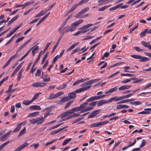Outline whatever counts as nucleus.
Returning a JSON list of instances; mask_svg holds the SVG:
<instances>
[{"label": "nucleus", "instance_id": "1", "mask_svg": "<svg viewBox=\"0 0 151 151\" xmlns=\"http://www.w3.org/2000/svg\"><path fill=\"white\" fill-rule=\"evenodd\" d=\"M79 111H81V109H80V107H76L68 110L62 114L61 115V117H65L69 115L73 114L74 112H77Z\"/></svg>", "mask_w": 151, "mask_h": 151}, {"label": "nucleus", "instance_id": "2", "mask_svg": "<svg viewBox=\"0 0 151 151\" xmlns=\"http://www.w3.org/2000/svg\"><path fill=\"white\" fill-rule=\"evenodd\" d=\"M89 85H90L88 81L81 84L80 86L81 87H84L76 90L75 91V92L76 93H79L87 90L91 87V85L90 86H87Z\"/></svg>", "mask_w": 151, "mask_h": 151}, {"label": "nucleus", "instance_id": "3", "mask_svg": "<svg viewBox=\"0 0 151 151\" xmlns=\"http://www.w3.org/2000/svg\"><path fill=\"white\" fill-rule=\"evenodd\" d=\"M88 105L87 102H85L81 104L80 106V108L81 109L80 113H83L87 111H90L93 109L91 107H88L86 108V107Z\"/></svg>", "mask_w": 151, "mask_h": 151}, {"label": "nucleus", "instance_id": "4", "mask_svg": "<svg viewBox=\"0 0 151 151\" xmlns=\"http://www.w3.org/2000/svg\"><path fill=\"white\" fill-rule=\"evenodd\" d=\"M83 21V20L81 19L77 21L74 23H73L70 26V31L71 32L73 31L76 29L77 27L80 24L82 23Z\"/></svg>", "mask_w": 151, "mask_h": 151}, {"label": "nucleus", "instance_id": "5", "mask_svg": "<svg viewBox=\"0 0 151 151\" xmlns=\"http://www.w3.org/2000/svg\"><path fill=\"white\" fill-rule=\"evenodd\" d=\"M131 56L135 59H139V61L146 62L148 61L149 59V58L145 57H142L140 55H132Z\"/></svg>", "mask_w": 151, "mask_h": 151}, {"label": "nucleus", "instance_id": "6", "mask_svg": "<svg viewBox=\"0 0 151 151\" xmlns=\"http://www.w3.org/2000/svg\"><path fill=\"white\" fill-rule=\"evenodd\" d=\"M47 84L41 82H35L33 83L31 85L33 87L37 88L39 87H42L45 86Z\"/></svg>", "mask_w": 151, "mask_h": 151}, {"label": "nucleus", "instance_id": "7", "mask_svg": "<svg viewBox=\"0 0 151 151\" xmlns=\"http://www.w3.org/2000/svg\"><path fill=\"white\" fill-rule=\"evenodd\" d=\"M93 24H89L83 26V27L80 28V29L82 33H84L87 32L89 30V29H87V28L91 26Z\"/></svg>", "mask_w": 151, "mask_h": 151}, {"label": "nucleus", "instance_id": "8", "mask_svg": "<svg viewBox=\"0 0 151 151\" xmlns=\"http://www.w3.org/2000/svg\"><path fill=\"white\" fill-rule=\"evenodd\" d=\"M122 100V99L121 96H116L109 99L108 101L109 103L113 101L116 102Z\"/></svg>", "mask_w": 151, "mask_h": 151}, {"label": "nucleus", "instance_id": "9", "mask_svg": "<svg viewBox=\"0 0 151 151\" xmlns=\"http://www.w3.org/2000/svg\"><path fill=\"white\" fill-rule=\"evenodd\" d=\"M34 3V1H33L32 2H26L22 4L17 5H16V8H18L20 7H22V9H23L27 6L32 4Z\"/></svg>", "mask_w": 151, "mask_h": 151}, {"label": "nucleus", "instance_id": "10", "mask_svg": "<svg viewBox=\"0 0 151 151\" xmlns=\"http://www.w3.org/2000/svg\"><path fill=\"white\" fill-rule=\"evenodd\" d=\"M89 10V8L88 7H86L81 11L79 12L75 16V17L76 18H78L80 15L86 12L87 11Z\"/></svg>", "mask_w": 151, "mask_h": 151}, {"label": "nucleus", "instance_id": "11", "mask_svg": "<svg viewBox=\"0 0 151 151\" xmlns=\"http://www.w3.org/2000/svg\"><path fill=\"white\" fill-rule=\"evenodd\" d=\"M36 124H40L42 123L45 120V118L42 116H41L36 119Z\"/></svg>", "mask_w": 151, "mask_h": 151}, {"label": "nucleus", "instance_id": "12", "mask_svg": "<svg viewBox=\"0 0 151 151\" xmlns=\"http://www.w3.org/2000/svg\"><path fill=\"white\" fill-rule=\"evenodd\" d=\"M131 87L130 85H125L122 86L118 88L119 91H122L129 89Z\"/></svg>", "mask_w": 151, "mask_h": 151}, {"label": "nucleus", "instance_id": "13", "mask_svg": "<svg viewBox=\"0 0 151 151\" xmlns=\"http://www.w3.org/2000/svg\"><path fill=\"white\" fill-rule=\"evenodd\" d=\"M109 103L108 100H106L105 99H102L98 102L97 105L98 106H100L104 104Z\"/></svg>", "mask_w": 151, "mask_h": 151}, {"label": "nucleus", "instance_id": "14", "mask_svg": "<svg viewBox=\"0 0 151 151\" xmlns=\"http://www.w3.org/2000/svg\"><path fill=\"white\" fill-rule=\"evenodd\" d=\"M81 113H80V112L79 113H76L75 114L73 113V114H71L69 115L66 116V118L65 119H68L72 118L78 117L80 115V114Z\"/></svg>", "mask_w": 151, "mask_h": 151}, {"label": "nucleus", "instance_id": "15", "mask_svg": "<svg viewBox=\"0 0 151 151\" xmlns=\"http://www.w3.org/2000/svg\"><path fill=\"white\" fill-rule=\"evenodd\" d=\"M99 110H97L94 111L91 113L88 116L89 118H91L95 116L96 115L99 114Z\"/></svg>", "mask_w": 151, "mask_h": 151}, {"label": "nucleus", "instance_id": "16", "mask_svg": "<svg viewBox=\"0 0 151 151\" xmlns=\"http://www.w3.org/2000/svg\"><path fill=\"white\" fill-rule=\"evenodd\" d=\"M67 127H63V128H61L57 130H54L53 131H52L51 132L50 134L51 135H53L55 134H56V133H57L59 132H60L61 131H62V130L64 129H65Z\"/></svg>", "mask_w": 151, "mask_h": 151}, {"label": "nucleus", "instance_id": "17", "mask_svg": "<svg viewBox=\"0 0 151 151\" xmlns=\"http://www.w3.org/2000/svg\"><path fill=\"white\" fill-rule=\"evenodd\" d=\"M42 78L44 81L48 82L50 81V77L46 74L42 76Z\"/></svg>", "mask_w": 151, "mask_h": 151}, {"label": "nucleus", "instance_id": "18", "mask_svg": "<svg viewBox=\"0 0 151 151\" xmlns=\"http://www.w3.org/2000/svg\"><path fill=\"white\" fill-rule=\"evenodd\" d=\"M129 108V106L126 105L119 104L116 107V109H127Z\"/></svg>", "mask_w": 151, "mask_h": 151}, {"label": "nucleus", "instance_id": "19", "mask_svg": "<svg viewBox=\"0 0 151 151\" xmlns=\"http://www.w3.org/2000/svg\"><path fill=\"white\" fill-rule=\"evenodd\" d=\"M134 99H124V100H123L122 101H121L119 102H117L116 104H118L130 102L131 101H134Z\"/></svg>", "mask_w": 151, "mask_h": 151}, {"label": "nucleus", "instance_id": "20", "mask_svg": "<svg viewBox=\"0 0 151 151\" xmlns=\"http://www.w3.org/2000/svg\"><path fill=\"white\" fill-rule=\"evenodd\" d=\"M31 48L32 50V55L34 56L35 53H37L39 49V46H37L35 47H32Z\"/></svg>", "mask_w": 151, "mask_h": 151}, {"label": "nucleus", "instance_id": "21", "mask_svg": "<svg viewBox=\"0 0 151 151\" xmlns=\"http://www.w3.org/2000/svg\"><path fill=\"white\" fill-rule=\"evenodd\" d=\"M76 96V95L75 93L74 92H72L68 94V97L70 99L74 98Z\"/></svg>", "mask_w": 151, "mask_h": 151}, {"label": "nucleus", "instance_id": "22", "mask_svg": "<svg viewBox=\"0 0 151 151\" xmlns=\"http://www.w3.org/2000/svg\"><path fill=\"white\" fill-rule=\"evenodd\" d=\"M19 15H17L15 17L12 18L11 20H10L8 22L7 24V25L8 26H9L13 22L17 20L18 18Z\"/></svg>", "mask_w": 151, "mask_h": 151}, {"label": "nucleus", "instance_id": "23", "mask_svg": "<svg viewBox=\"0 0 151 151\" xmlns=\"http://www.w3.org/2000/svg\"><path fill=\"white\" fill-rule=\"evenodd\" d=\"M101 126L100 122L91 124L89 126L91 127H96Z\"/></svg>", "mask_w": 151, "mask_h": 151}, {"label": "nucleus", "instance_id": "24", "mask_svg": "<svg viewBox=\"0 0 151 151\" xmlns=\"http://www.w3.org/2000/svg\"><path fill=\"white\" fill-rule=\"evenodd\" d=\"M40 113L39 112H35L33 113H30L27 116L28 117H35L39 114Z\"/></svg>", "mask_w": 151, "mask_h": 151}, {"label": "nucleus", "instance_id": "25", "mask_svg": "<svg viewBox=\"0 0 151 151\" xmlns=\"http://www.w3.org/2000/svg\"><path fill=\"white\" fill-rule=\"evenodd\" d=\"M61 38H62V37H60L58 39V40L56 44L54 45V46L52 50V53L55 51V49L57 47V46L58 45L59 43V42H60V41Z\"/></svg>", "mask_w": 151, "mask_h": 151}, {"label": "nucleus", "instance_id": "26", "mask_svg": "<svg viewBox=\"0 0 151 151\" xmlns=\"http://www.w3.org/2000/svg\"><path fill=\"white\" fill-rule=\"evenodd\" d=\"M30 109H35L36 110H39L41 109L40 107L39 106L33 105L30 106Z\"/></svg>", "mask_w": 151, "mask_h": 151}, {"label": "nucleus", "instance_id": "27", "mask_svg": "<svg viewBox=\"0 0 151 151\" xmlns=\"http://www.w3.org/2000/svg\"><path fill=\"white\" fill-rule=\"evenodd\" d=\"M79 42H77L73 44L71 46H70L68 49H67L66 51L68 52L70 50L73 49L77 45L79 44Z\"/></svg>", "mask_w": 151, "mask_h": 151}, {"label": "nucleus", "instance_id": "28", "mask_svg": "<svg viewBox=\"0 0 151 151\" xmlns=\"http://www.w3.org/2000/svg\"><path fill=\"white\" fill-rule=\"evenodd\" d=\"M33 102L31 99L30 101L25 100L23 101V104L25 105H28Z\"/></svg>", "mask_w": 151, "mask_h": 151}, {"label": "nucleus", "instance_id": "29", "mask_svg": "<svg viewBox=\"0 0 151 151\" xmlns=\"http://www.w3.org/2000/svg\"><path fill=\"white\" fill-rule=\"evenodd\" d=\"M100 80V79H94L88 81L89 85H91V84L93 83L96 82Z\"/></svg>", "mask_w": 151, "mask_h": 151}, {"label": "nucleus", "instance_id": "30", "mask_svg": "<svg viewBox=\"0 0 151 151\" xmlns=\"http://www.w3.org/2000/svg\"><path fill=\"white\" fill-rule=\"evenodd\" d=\"M148 30V29H145L142 32H141L140 34V36L141 37H143L145 35L146 33L147 32Z\"/></svg>", "mask_w": 151, "mask_h": 151}, {"label": "nucleus", "instance_id": "31", "mask_svg": "<svg viewBox=\"0 0 151 151\" xmlns=\"http://www.w3.org/2000/svg\"><path fill=\"white\" fill-rule=\"evenodd\" d=\"M21 127H22L21 126V124H19L17 127L13 131V132H15L19 131L20 130Z\"/></svg>", "mask_w": 151, "mask_h": 151}, {"label": "nucleus", "instance_id": "32", "mask_svg": "<svg viewBox=\"0 0 151 151\" xmlns=\"http://www.w3.org/2000/svg\"><path fill=\"white\" fill-rule=\"evenodd\" d=\"M57 98L56 94L53 93H50L49 96L47 98L48 99L50 100Z\"/></svg>", "mask_w": 151, "mask_h": 151}, {"label": "nucleus", "instance_id": "33", "mask_svg": "<svg viewBox=\"0 0 151 151\" xmlns=\"http://www.w3.org/2000/svg\"><path fill=\"white\" fill-rule=\"evenodd\" d=\"M26 129L24 127L22 130L20 131V132L18 135V137H19L24 134L26 132Z\"/></svg>", "mask_w": 151, "mask_h": 151}, {"label": "nucleus", "instance_id": "34", "mask_svg": "<svg viewBox=\"0 0 151 151\" xmlns=\"http://www.w3.org/2000/svg\"><path fill=\"white\" fill-rule=\"evenodd\" d=\"M41 94V93L39 92L35 94L33 97V98L32 99V101H34L35 100L38 98L39 96V95Z\"/></svg>", "mask_w": 151, "mask_h": 151}, {"label": "nucleus", "instance_id": "35", "mask_svg": "<svg viewBox=\"0 0 151 151\" xmlns=\"http://www.w3.org/2000/svg\"><path fill=\"white\" fill-rule=\"evenodd\" d=\"M106 1V0H99L98 2L99 3L98 5L100 6H101L103 5H104L106 4L105 1Z\"/></svg>", "mask_w": 151, "mask_h": 151}, {"label": "nucleus", "instance_id": "36", "mask_svg": "<svg viewBox=\"0 0 151 151\" xmlns=\"http://www.w3.org/2000/svg\"><path fill=\"white\" fill-rule=\"evenodd\" d=\"M136 78H131L130 79H127L126 80L122 81V83H127L129 82L131 80H132L133 79L135 80L136 79Z\"/></svg>", "mask_w": 151, "mask_h": 151}, {"label": "nucleus", "instance_id": "37", "mask_svg": "<svg viewBox=\"0 0 151 151\" xmlns=\"http://www.w3.org/2000/svg\"><path fill=\"white\" fill-rule=\"evenodd\" d=\"M71 138H69L65 140L63 143L62 145L63 146L66 145L68 142L71 140Z\"/></svg>", "mask_w": 151, "mask_h": 151}, {"label": "nucleus", "instance_id": "38", "mask_svg": "<svg viewBox=\"0 0 151 151\" xmlns=\"http://www.w3.org/2000/svg\"><path fill=\"white\" fill-rule=\"evenodd\" d=\"M133 94V93H130L129 94L127 95H125V96H121L122 100H123V99L126 98H128L130 96H131Z\"/></svg>", "mask_w": 151, "mask_h": 151}, {"label": "nucleus", "instance_id": "39", "mask_svg": "<svg viewBox=\"0 0 151 151\" xmlns=\"http://www.w3.org/2000/svg\"><path fill=\"white\" fill-rule=\"evenodd\" d=\"M18 53L16 52V53L12 56L9 59L11 61L12 60H14L18 57Z\"/></svg>", "mask_w": 151, "mask_h": 151}, {"label": "nucleus", "instance_id": "40", "mask_svg": "<svg viewBox=\"0 0 151 151\" xmlns=\"http://www.w3.org/2000/svg\"><path fill=\"white\" fill-rule=\"evenodd\" d=\"M142 44L145 47L147 48L149 45H150L149 42H147L145 41H142L141 42Z\"/></svg>", "mask_w": 151, "mask_h": 151}, {"label": "nucleus", "instance_id": "41", "mask_svg": "<svg viewBox=\"0 0 151 151\" xmlns=\"http://www.w3.org/2000/svg\"><path fill=\"white\" fill-rule=\"evenodd\" d=\"M77 6L78 5H77V4H75L72 7L71 9L68 12L70 13L72 12L77 7Z\"/></svg>", "mask_w": 151, "mask_h": 151}, {"label": "nucleus", "instance_id": "42", "mask_svg": "<svg viewBox=\"0 0 151 151\" xmlns=\"http://www.w3.org/2000/svg\"><path fill=\"white\" fill-rule=\"evenodd\" d=\"M64 30V32H67L69 31L71 32L70 31V26H66L63 29Z\"/></svg>", "mask_w": 151, "mask_h": 151}, {"label": "nucleus", "instance_id": "43", "mask_svg": "<svg viewBox=\"0 0 151 151\" xmlns=\"http://www.w3.org/2000/svg\"><path fill=\"white\" fill-rule=\"evenodd\" d=\"M69 100V98L68 97L66 96L60 100V101L61 102H65Z\"/></svg>", "mask_w": 151, "mask_h": 151}, {"label": "nucleus", "instance_id": "44", "mask_svg": "<svg viewBox=\"0 0 151 151\" xmlns=\"http://www.w3.org/2000/svg\"><path fill=\"white\" fill-rule=\"evenodd\" d=\"M73 100L70 101L69 102H68L67 104H66V105L65 106L64 108L65 109H66L67 108H68L69 106L71 105V104L73 103Z\"/></svg>", "mask_w": 151, "mask_h": 151}, {"label": "nucleus", "instance_id": "45", "mask_svg": "<svg viewBox=\"0 0 151 151\" xmlns=\"http://www.w3.org/2000/svg\"><path fill=\"white\" fill-rule=\"evenodd\" d=\"M97 102V101L92 102L89 104V105L91 106V107L93 108V107L95 106L96 105Z\"/></svg>", "mask_w": 151, "mask_h": 151}, {"label": "nucleus", "instance_id": "46", "mask_svg": "<svg viewBox=\"0 0 151 151\" xmlns=\"http://www.w3.org/2000/svg\"><path fill=\"white\" fill-rule=\"evenodd\" d=\"M131 104L133 105H138L141 104L142 103L140 101H137L131 102Z\"/></svg>", "mask_w": 151, "mask_h": 151}, {"label": "nucleus", "instance_id": "47", "mask_svg": "<svg viewBox=\"0 0 151 151\" xmlns=\"http://www.w3.org/2000/svg\"><path fill=\"white\" fill-rule=\"evenodd\" d=\"M31 124H36V119L31 118L29 120Z\"/></svg>", "mask_w": 151, "mask_h": 151}, {"label": "nucleus", "instance_id": "48", "mask_svg": "<svg viewBox=\"0 0 151 151\" xmlns=\"http://www.w3.org/2000/svg\"><path fill=\"white\" fill-rule=\"evenodd\" d=\"M41 70L39 69H38L37 70L36 73L35 74V76L36 77L39 76L41 74Z\"/></svg>", "mask_w": 151, "mask_h": 151}, {"label": "nucleus", "instance_id": "49", "mask_svg": "<svg viewBox=\"0 0 151 151\" xmlns=\"http://www.w3.org/2000/svg\"><path fill=\"white\" fill-rule=\"evenodd\" d=\"M16 35L15 34L12 36L11 38L9 40V41L6 43L5 44V45H7L8 44L11 43L13 40L14 39Z\"/></svg>", "mask_w": 151, "mask_h": 151}, {"label": "nucleus", "instance_id": "50", "mask_svg": "<svg viewBox=\"0 0 151 151\" xmlns=\"http://www.w3.org/2000/svg\"><path fill=\"white\" fill-rule=\"evenodd\" d=\"M67 86V85L66 84H64L62 85H60L58 87V89H63L65 88Z\"/></svg>", "mask_w": 151, "mask_h": 151}, {"label": "nucleus", "instance_id": "51", "mask_svg": "<svg viewBox=\"0 0 151 151\" xmlns=\"http://www.w3.org/2000/svg\"><path fill=\"white\" fill-rule=\"evenodd\" d=\"M146 143V141L145 140L143 139L142 141V143L140 145L139 147H142L144 146Z\"/></svg>", "mask_w": 151, "mask_h": 151}, {"label": "nucleus", "instance_id": "52", "mask_svg": "<svg viewBox=\"0 0 151 151\" xmlns=\"http://www.w3.org/2000/svg\"><path fill=\"white\" fill-rule=\"evenodd\" d=\"M120 75L122 76H128L129 77H132L134 75L133 74L129 73H122Z\"/></svg>", "mask_w": 151, "mask_h": 151}, {"label": "nucleus", "instance_id": "53", "mask_svg": "<svg viewBox=\"0 0 151 151\" xmlns=\"http://www.w3.org/2000/svg\"><path fill=\"white\" fill-rule=\"evenodd\" d=\"M8 137V136L6 135L5 134L3 136H1L0 137V139H1V141L4 140L6 139H7Z\"/></svg>", "mask_w": 151, "mask_h": 151}, {"label": "nucleus", "instance_id": "54", "mask_svg": "<svg viewBox=\"0 0 151 151\" xmlns=\"http://www.w3.org/2000/svg\"><path fill=\"white\" fill-rule=\"evenodd\" d=\"M46 19L45 17H43L36 24V26H38L39 24H40L42 22H43L44 20Z\"/></svg>", "mask_w": 151, "mask_h": 151}, {"label": "nucleus", "instance_id": "55", "mask_svg": "<svg viewBox=\"0 0 151 151\" xmlns=\"http://www.w3.org/2000/svg\"><path fill=\"white\" fill-rule=\"evenodd\" d=\"M28 144H29L27 142H25L19 146L21 147V149H22L24 148L25 147H26V146H27V145H28Z\"/></svg>", "mask_w": 151, "mask_h": 151}, {"label": "nucleus", "instance_id": "56", "mask_svg": "<svg viewBox=\"0 0 151 151\" xmlns=\"http://www.w3.org/2000/svg\"><path fill=\"white\" fill-rule=\"evenodd\" d=\"M118 89V88L117 86H115L114 88H112L111 89H110L112 93L115 92Z\"/></svg>", "mask_w": 151, "mask_h": 151}, {"label": "nucleus", "instance_id": "57", "mask_svg": "<svg viewBox=\"0 0 151 151\" xmlns=\"http://www.w3.org/2000/svg\"><path fill=\"white\" fill-rule=\"evenodd\" d=\"M59 58H60L59 55H57L54 58H53L52 61V63L54 64L55 62L57 61V60Z\"/></svg>", "mask_w": 151, "mask_h": 151}, {"label": "nucleus", "instance_id": "58", "mask_svg": "<svg viewBox=\"0 0 151 151\" xmlns=\"http://www.w3.org/2000/svg\"><path fill=\"white\" fill-rule=\"evenodd\" d=\"M47 12V9H45L42 11H40V12L41 14V15L42 16L44 14H45Z\"/></svg>", "mask_w": 151, "mask_h": 151}, {"label": "nucleus", "instance_id": "59", "mask_svg": "<svg viewBox=\"0 0 151 151\" xmlns=\"http://www.w3.org/2000/svg\"><path fill=\"white\" fill-rule=\"evenodd\" d=\"M11 61L10 60H9L7 62H6V63H5V64L3 66V68H5L6 67H7L10 63L11 62Z\"/></svg>", "mask_w": 151, "mask_h": 151}, {"label": "nucleus", "instance_id": "60", "mask_svg": "<svg viewBox=\"0 0 151 151\" xmlns=\"http://www.w3.org/2000/svg\"><path fill=\"white\" fill-rule=\"evenodd\" d=\"M24 37H20L18 39H17L15 41V42L17 43L18 42H19L21 41L22 40H23L24 39Z\"/></svg>", "mask_w": 151, "mask_h": 151}, {"label": "nucleus", "instance_id": "61", "mask_svg": "<svg viewBox=\"0 0 151 151\" xmlns=\"http://www.w3.org/2000/svg\"><path fill=\"white\" fill-rule=\"evenodd\" d=\"M13 84H12L9 87L8 90L6 91V93H9L10 92H11L12 91V89L13 87Z\"/></svg>", "mask_w": 151, "mask_h": 151}, {"label": "nucleus", "instance_id": "62", "mask_svg": "<svg viewBox=\"0 0 151 151\" xmlns=\"http://www.w3.org/2000/svg\"><path fill=\"white\" fill-rule=\"evenodd\" d=\"M109 121L108 120H106L103 122H100L101 125L106 124L109 123Z\"/></svg>", "mask_w": 151, "mask_h": 151}, {"label": "nucleus", "instance_id": "63", "mask_svg": "<svg viewBox=\"0 0 151 151\" xmlns=\"http://www.w3.org/2000/svg\"><path fill=\"white\" fill-rule=\"evenodd\" d=\"M51 42H48L47 43V44L46 45V46H45V48L43 50V53L47 49L48 47H49V45H50Z\"/></svg>", "mask_w": 151, "mask_h": 151}, {"label": "nucleus", "instance_id": "64", "mask_svg": "<svg viewBox=\"0 0 151 151\" xmlns=\"http://www.w3.org/2000/svg\"><path fill=\"white\" fill-rule=\"evenodd\" d=\"M64 93L63 91H61L59 92L56 93V96L57 97L63 95Z\"/></svg>", "mask_w": 151, "mask_h": 151}]
</instances>
